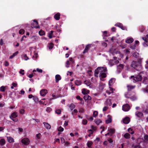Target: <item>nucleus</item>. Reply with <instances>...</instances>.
<instances>
[{
	"mask_svg": "<svg viewBox=\"0 0 148 148\" xmlns=\"http://www.w3.org/2000/svg\"><path fill=\"white\" fill-rule=\"evenodd\" d=\"M66 67L67 68H68L69 67V65L70 64V63H69V61L68 60V61H66Z\"/></svg>",
	"mask_w": 148,
	"mask_h": 148,
	"instance_id": "56",
	"label": "nucleus"
},
{
	"mask_svg": "<svg viewBox=\"0 0 148 148\" xmlns=\"http://www.w3.org/2000/svg\"><path fill=\"white\" fill-rule=\"evenodd\" d=\"M24 59L25 60H27L29 59L28 57L27 56L26 54H25L24 56Z\"/></svg>",
	"mask_w": 148,
	"mask_h": 148,
	"instance_id": "60",
	"label": "nucleus"
},
{
	"mask_svg": "<svg viewBox=\"0 0 148 148\" xmlns=\"http://www.w3.org/2000/svg\"><path fill=\"white\" fill-rule=\"evenodd\" d=\"M47 93V91L46 89H42L41 90L40 94L41 96H44Z\"/></svg>",
	"mask_w": 148,
	"mask_h": 148,
	"instance_id": "10",
	"label": "nucleus"
},
{
	"mask_svg": "<svg viewBox=\"0 0 148 148\" xmlns=\"http://www.w3.org/2000/svg\"><path fill=\"white\" fill-rule=\"evenodd\" d=\"M21 142L23 144L25 145H27L29 143V140L27 138H25L22 139Z\"/></svg>",
	"mask_w": 148,
	"mask_h": 148,
	"instance_id": "6",
	"label": "nucleus"
},
{
	"mask_svg": "<svg viewBox=\"0 0 148 148\" xmlns=\"http://www.w3.org/2000/svg\"><path fill=\"white\" fill-rule=\"evenodd\" d=\"M39 34L40 36H43L45 34V32L44 31L41 30L39 31Z\"/></svg>",
	"mask_w": 148,
	"mask_h": 148,
	"instance_id": "37",
	"label": "nucleus"
},
{
	"mask_svg": "<svg viewBox=\"0 0 148 148\" xmlns=\"http://www.w3.org/2000/svg\"><path fill=\"white\" fill-rule=\"evenodd\" d=\"M108 108V107H106V106H104L103 109V111H105L107 110Z\"/></svg>",
	"mask_w": 148,
	"mask_h": 148,
	"instance_id": "61",
	"label": "nucleus"
},
{
	"mask_svg": "<svg viewBox=\"0 0 148 148\" xmlns=\"http://www.w3.org/2000/svg\"><path fill=\"white\" fill-rule=\"evenodd\" d=\"M87 122V121L86 119H83L82 121V123L84 125H86Z\"/></svg>",
	"mask_w": 148,
	"mask_h": 148,
	"instance_id": "47",
	"label": "nucleus"
},
{
	"mask_svg": "<svg viewBox=\"0 0 148 148\" xmlns=\"http://www.w3.org/2000/svg\"><path fill=\"white\" fill-rule=\"evenodd\" d=\"M60 14L59 13H58L54 16V18L56 20H58L60 19Z\"/></svg>",
	"mask_w": 148,
	"mask_h": 148,
	"instance_id": "12",
	"label": "nucleus"
},
{
	"mask_svg": "<svg viewBox=\"0 0 148 148\" xmlns=\"http://www.w3.org/2000/svg\"><path fill=\"white\" fill-rule=\"evenodd\" d=\"M142 38L144 41L143 45L145 47L148 46V34L146 35V37H143Z\"/></svg>",
	"mask_w": 148,
	"mask_h": 148,
	"instance_id": "4",
	"label": "nucleus"
},
{
	"mask_svg": "<svg viewBox=\"0 0 148 148\" xmlns=\"http://www.w3.org/2000/svg\"><path fill=\"white\" fill-rule=\"evenodd\" d=\"M136 46V45L135 44H134L132 45L131 46L130 48L132 49H135Z\"/></svg>",
	"mask_w": 148,
	"mask_h": 148,
	"instance_id": "54",
	"label": "nucleus"
},
{
	"mask_svg": "<svg viewBox=\"0 0 148 148\" xmlns=\"http://www.w3.org/2000/svg\"><path fill=\"white\" fill-rule=\"evenodd\" d=\"M118 69L121 70L123 68V65L121 64H120L118 66Z\"/></svg>",
	"mask_w": 148,
	"mask_h": 148,
	"instance_id": "39",
	"label": "nucleus"
},
{
	"mask_svg": "<svg viewBox=\"0 0 148 148\" xmlns=\"http://www.w3.org/2000/svg\"><path fill=\"white\" fill-rule=\"evenodd\" d=\"M43 124H44L45 127L47 129H50L51 128V126L50 124L48 123L45 122H43Z\"/></svg>",
	"mask_w": 148,
	"mask_h": 148,
	"instance_id": "17",
	"label": "nucleus"
},
{
	"mask_svg": "<svg viewBox=\"0 0 148 148\" xmlns=\"http://www.w3.org/2000/svg\"><path fill=\"white\" fill-rule=\"evenodd\" d=\"M109 131L110 133L111 134H112L114 133L115 130L114 129L110 128L109 130Z\"/></svg>",
	"mask_w": 148,
	"mask_h": 148,
	"instance_id": "33",
	"label": "nucleus"
},
{
	"mask_svg": "<svg viewBox=\"0 0 148 148\" xmlns=\"http://www.w3.org/2000/svg\"><path fill=\"white\" fill-rule=\"evenodd\" d=\"M24 71V70L21 69L19 71V73L20 74H21L22 75H24L25 74Z\"/></svg>",
	"mask_w": 148,
	"mask_h": 148,
	"instance_id": "50",
	"label": "nucleus"
},
{
	"mask_svg": "<svg viewBox=\"0 0 148 148\" xmlns=\"http://www.w3.org/2000/svg\"><path fill=\"white\" fill-rule=\"evenodd\" d=\"M95 121V123L97 125H99L100 123L102 122V121L99 119H97Z\"/></svg>",
	"mask_w": 148,
	"mask_h": 148,
	"instance_id": "28",
	"label": "nucleus"
},
{
	"mask_svg": "<svg viewBox=\"0 0 148 148\" xmlns=\"http://www.w3.org/2000/svg\"><path fill=\"white\" fill-rule=\"evenodd\" d=\"M75 83L76 85L78 86L82 84V82L81 80H77L75 82Z\"/></svg>",
	"mask_w": 148,
	"mask_h": 148,
	"instance_id": "21",
	"label": "nucleus"
},
{
	"mask_svg": "<svg viewBox=\"0 0 148 148\" xmlns=\"http://www.w3.org/2000/svg\"><path fill=\"white\" fill-rule=\"evenodd\" d=\"M130 121V118L128 117H126L123 120V123L125 124H128Z\"/></svg>",
	"mask_w": 148,
	"mask_h": 148,
	"instance_id": "11",
	"label": "nucleus"
},
{
	"mask_svg": "<svg viewBox=\"0 0 148 148\" xmlns=\"http://www.w3.org/2000/svg\"><path fill=\"white\" fill-rule=\"evenodd\" d=\"M98 112L96 111H94L93 114V116L94 117H96L98 115Z\"/></svg>",
	"mask_w": 148,
	"mask_h": 148,
	"instance_id": "41",
	"label": "nucleus"
},
{
	"mask_svg": "<svg viewBox=\"0 0 148 148\" xmlns=\"http://www.w3.org/2000/svg\"><path fill=\"white\" fill-rule=\"evenodd\" d=\"M56 82H58L59 80H60L61 79V77L60 75H57L55 76Z\"/></svg>",
	"mask_w": 148,
	"mask_h": 148,
	"instance_id": "18",
	"label": "nucleus"
},
{
	"mask_svg": "<svg viewBox=\"0 0 148 148\" xmlns=\"http://www.w3.org/2000/svg\"><path fill=\"white\" fill-rule=\"evenodd\" d=\"M115 81V79L114 78H111L109 81V84L110 86H111Z\"/></svg>",
	"mask_w": 148,
	"mask_h": 148,
	"instance_id": "22",
	"label": "nucleus"
},
{
	"mask_svg": "<svg viewBox=\"0 0 148 148\" xmlns=\"http://www.w3.org/2000/svg\"><path fill=\"white\" fill-rule=\"evenodd\" d=\"M75 106L74 104H71L69 106L71 110H72L75 108Z\"/></svg>",
	"mask_w": 148,
	"mask_h": 148,
	"instance_id": "34",
	"label": "nucleus"
},
{
	"mask_svg": "<svg viewBox=\"0 0 148 148\" xmlns=\"http://www.w3.org/2000/svg\"><path fill=\"white\" fill-rule=\"evenodd\" d=\"M90 132H91L90 133V134H88V136L89 137H90L91 136V134H92L93 133V131L92 130H88V133H90Z\"/></svg>",
	"mask_w": 148,
	"mask_h": 148,
	"instance_id": "43",
	"label": "nucleus"
},
{
	"mask_svg": "<svg viewBox=\"0 0 148 148\" xmlns=\"http://www.w3.org/2000/svg\"><path fill=\"white\" fill-rule=\"evenodd\" d=\"M73 112H72V115H76L77 113V112L78 111L76 109H74L73 111Z\"/></svg>",
	"mask_w": 148,
	"mask_h": 148,
	"instance_id": "42",
	"label": "nucleus"
},
{
	"mask_svg": "<svg viewBox=\"0 0 148 148\" xmlns=\"http://www.w3.org/2000/svg\"><path fill=\"white\" fill-rule=\"evenodd\" d=\"M39 103L40 104H42L43 105H46L47 104V103H46L45 101L43 102L42 101H39Z\"/></svg>",
	"mask_w": 148,
	"mask_h": 148,
	"instance_id": "48",
	"label": "nucleus"
},
{
	"mask_svg": "<svg viewBox=\"0 0 148 148\" xmlns=\"http://www.w3.org/2000/svg\"><path fill=\"white\" fill-rule=\"evenodd\" d=\"M18 53V51H16V52L15 53H14L11 56H10V59H12V58L14 57L15 56H16Z\"/></svg>",
	"mask_w": 148,
	"mask_h": 148,
	"instance_id": "32",
	"label": "nucleus"
},
{
	"mask_svg": "<svg viewBox=\"0 0 148 148\" xmlns=\"http://www.w3.org/2000/svg\"><path fill=\"white\" fill-rule=\"evenodd\" d=\"M127 87L128 91H130L134 88L135 87V86L127 85Z\"/></svg>",
	"mask_w": 148,
	"mask_h": 148,
	"instance_id": "13",
	"label": "nucleus"
},
{
	"mask_svg": "<svg viewBox=\"0 0 148 148\" xmlns=\"http://www.w3.org/2000/svg\"><path fill=\"white\" fill-rule=\"evenodd\" d=\"M145 28L143 26H141L139 28V31L141 32H143V31L145 30Z\"/></svg>",
	"mask_w": 148,
	"mask_h": 148,
	"instance_id": "35",
	"label": "nucleus"
},
{
	"mask_svg": "<svg viewBox=\"0 0 148 148\" xmlns=\"http://www.w3.org/2000/svg\"><path fill=\"white\" fill-rule=\"evenodd\" d=\"M82 94H83L84 95H85L86 94H87L86 93V89L85 88H83L82 89Z\"/></svg>",
	"mask_w": 148,
	"mask_h": 148,
	"instance_id": "59",
	"label": "nucleus"
},
{
	"mask_svg": "<svg viewBox=\"0 0 148 148\" xmlns=\"http://www.w3.org/2000/svg\"><path fill=\"white\" fill-rule=\"evenodd\" d=\"M144 139L146 141H148V135H145L144 136Z\"/></svg>",
	"mask_w": 148,
	"mask_h": 148,
	"instance_id": "52",
	"label": "nucleus"
},
{
	"mask_svg": "<svg viewBox=\"0 0 148 148\" xmlns=\"http://www.w3.org/2000/svg\"><path fill=\"white\" fill-rule=\"evenodd\" d=\"M108 119L106 121V123L107 124L109 123L112 122V118L110 116L108 115Z\"/></svg>",
	"mask_w": 148,
	"mask_h": 148,
	"instance_id": "15",
	"label": "nucleus"
},
{
	"mask_svg": "<svg viewBox=\"0 0 148 148\" xmlns=\"http://www.w3.org/2000/svg\"><path fill=\"white\" fill-rule=\"evenodd\" d=\"M33 99L36 103L38 102L39 101L38 98L36 96L34 97Z\"/></svg>",
	"mask_w": 148,
	"mask_h": 148,
	"instance_id": "38",
	"label": "nucleus"
},
{
	"mask_svg": "<svg viewBox=\"0 0 148 148\" xmlns=\"http://www.w3.org/2000/svg\"><path fill=\"white\" fill-rule=\"evenodd\" d=\"M25 111L24 109H21L20 111V112L21 114H23Z\"/></svg>",
	"mask_w": 148,
	"mask_h": 148,
	"instance_id": "64",
	"label": "nucleus"
},
{
	"mask_svg": "<svg viewBox=\"0 0 148 148\" xmlns=\"http://www.w3.org/2000/svg\"><path fill=\"white\" fill-rule=\"evenodd\" d=\"M107 72V68L105 67H99L96 69L95 71V76L96 77H98V74L99 73L101 74L103 72Z\"/></svg>",
	"mask_w": 148,
	"mask_h": 148,
	"instance_id": "2",
	"label": "nucleus"
},
{
	"mask_svg": "<svg viewBox=\"0 0 148 148\" xmlns=\"http://www.w3.org/2000/svg\"><path fill=\"white\" fill-rule=\"evenodd\" d=\"M76 98L77 99V100H82V98H81L80 97V96L79 95H77V96H76Z\"/></svg>",
	"mask_w": 148,
	"mask_h": 148,
	"instance_id": "58",
	"label": "nucleus"
},
{
	"mask_svg": "<svg viewBox=\"0 0 148 148\" xmlns=\"http://www.w3.org/2000/svg\"><path fill=\"white\" fill-rule=\"evenodd\" d=\"M7 138L8 141L9 143H12L14 142V139L11 137H8Z\"/></svg>",
	"mask_w": 148,
	"mask_h": 148,
	"instance_id": "24",
	"label": "nucleus"
},
{
	"mask_svg": "<svg viewBox=\"0 0 148 148\" xmlns=\"http://www.w3.org/2000/svg\"><path fill=\"white\" fill-rule=\"evenodd\" d=\"M18 116L17 113L15 112L12 113L11 114V117L13 118H15Z\"/></svg>",
	"mask_w": 148,
	"mask_h": 148,
	"instance_id": "29",
	"label": "nucleus"
},
{
	"mask_svg": "<svg viewBox=\"0 0 148 148\" xmlns=\"http://www.w3.org/2000/svg\"><path fill=\"white\" fill-rule=\"evenodd\" d=\"M131 78H133L134 82L141 81L142 79L141 75H138L134 76H132L131 77Z\"/></svg>",
	"mask_w": 148,
	"mask_h": 148,
	"instance_id": "3",
	"label": "nucleus"
},
{
	"mask_svg": "<svg viewBox=\"0 0 148 148\" xmlns=\"http://www.w3.org/2000/svg\"><path fill=\"white\" fill-rule=\"evenodd\" d=\"M133 56L134 57L136 58H137L138 57L139 55V54L137 52H135L133 54Z\"/></svg>",
	"mask_w": 148,
	"mask_h": 148,
	"instance_id": "36",
	"label": "nucleus"
},
{
	"mask_svg": "<svg viewBox=\"0 0 148 148\" xmlns=\"http://www.w3.org/2000/svg\"><path fill=\"white\" fill-rule=\"evenodd\" d=\"M110 62L111 63V65L112 66L114 64H113L112 63V62H114L116 64H118V63H119V61L117 60H115L114 61V60H112L110 61Z\"/></svg>",
	"mask_w": 148,
	"mask_h": 148,
	"instance_id": "31",
	"label": "nucleus"
},
{
	"mask_svg": "<svg viewBox=\"0 0 148 148\" xmlns=\"http://www.w3.org/2000/svg\"><path fill=\"white\" fill-rule=\"evenodd\" d=\"M92 44H88L87 45L85 48V49L84 50L83 53L84 54L86 53H87L90 48L91 47Z\"/></svg>",
	"mask_w": 148,
	"mask_h": 148,
	"instance_id": "8",
	"label": "nucleus"
},
{
	"mask_svg": "<svg viewBox=\"0 0 148 148\" xmlns=\"http://www.w3.org/2000/svg\"><path fill=\"white\" fill-rule=\"evenodd\" d=\"M36 71L39 73H41L42 72V70L41 69H39L38 68L36 69Z\"/></svg>",
	"mask_w": 148,
	"mask_h": 148,
	"instance_id": "63",
	"label": "nucleus"
},
{
	"mask_svg": "<svg viewBox=\"0 0 148 148\" xmlns=\"http://www.w3.org/2000/svg\"><path fill=\"white\" fill-rule=\"evenodd\" d=\"M4 44L3 42V40L2 39H1L0 40V45L2 46Z\"/></svg>",
	"mask_w": 148,
	"mask_h": 148,
	"instance_id": "62",
	"label": "nucleus"
},
{
	"mask_svg": "<svg viewBox=\"0 0 148 148\" xmlns=\"http://www.w3.org/2000/svg\"><path fill=\"white\" fill-rule=\"evenodd\" d=\"M10 118L13 121H14V122H17L18 120V119L16 118V119H14V118H12L11 116H10Z\"/></svg>",
	"mask_w": 148,
	"mask_h": 148,
	"instance_id": "51",
	"label": "nucleus"
},
{
	"mask_svg": "<svg viewBox=\"0 0 148 148\" xmlns=\"http://www.w3.org/2000/svg\"><path fill=\"white\" fill-rule=\"evenodd\" d=\"M104 88V86L102 84H100L99 86V88L101 90H102Z\"/></svg>",
	"mask_w": 148,
	"mask_h": 148,
	"instance_id": "40",
	"label": "nucleus"
},
{
	"mask_svg": "<svg viewBox=\"0 0 148 148\" xmlns=\"http://www.w3.org/2000/svg\"><path fill=\"white\" fill-rule=\"evenodd\" d=\"M130 135L128 133H126L124 135V137L126 139H129L130 138Z\"/></svg>",
	"mask_w": 148,
	"mask_h": 148,
	"instance_id": "27",
	"label": "nucleus"
},
{
	"mask_svg": "<svg viewBox=\"0 0 148 148\" xmlns=\"http://www.w3.org/2000/svg\"><path fill=\"white\" fill-rule=\"evenodd\" d=\"M5 144V140L4 139H1L0 140V144L1 146L4 145Z\"/></svg>",
	"mask_w": 148,
	"mask_h": 148,
	"instance_id": "25",
	"label": "nucleus"
},
{
	"mask_svg": "<svg viewBox=\"0 0 148 148\" xmlns=\"http://www.w3.org/2000/svg\"><path fill=\"white\" fill-rule=\"evenodd\" d=\"M31 26L32 28H38L40 27L38 25V22L36 20H34L33 21V22L32 23Z\"/></svg>",
	"mask_w": 148,
	"mask_h": 148,
	"instance_id": "5",
	"label": "nucleus"
},
{
	"mask_svg": "<svg viewBox=\"0 0 148 148\" xmlns=\"http://www.w3.org/2000/svg\"><path fill=\"white\" fill-rule=\"evenodd\" d=\"M106 72H103L101 74H99V77H100V79L101 78H103L106 77L107 76V75L106 73Z\"/></svg>",
	"mask_w": 148,
	"mask_h": 148,
	"instance_id": "16",
	"label": "nucleus"
},
{
	"mask_svg": "<svg viewBox=\"0 0 148 148\" xmlns=\"http://www.w3.org/2000/svg\"><path fill=\"white\" fill-rule=\"evenodd\" d=\"M84 99L85 100H91L92 99L91 97L87 94L85 95L84 97Z\"/></svg>",
	"mask_w": 148,
	"mask_h": 148,
	"instance_id": "14",
	"label": "nucleus"
},
{
	"mask_svg": "<svg viewBox=\"0 0 148 148\" xmlns=\"http://www.w3.org/2000/svg\"><path fill=\"white\" fill-rule=\"evenodd\" d=\"M61 111L60 109L56 110L55 111L56 113L57 114H60L61 113Z\"/></svg>",
	"mask_w": 148,
	"mask_h": 148,
	"instance_id": "46",
	"label": "nucleus"
},
{
	"mask_svg": "<svg viewBox=\"0 0 148 148\" xmlns=\"http://www.w3.org/2000/svg\"><path fill=\"white\" fill-rule=\"evenodd\" d=\"M115 26L120 27L123 30H125L127 29L126 27L123 26V24L121 23H117L115 24Z\"/></svg>",
	"mask_w": 148,
	"mask_h": 148,
	"instance_id": "9",
	"label": "nucleus"
},
{
	"mask_svg": "<svg viewBox=\"0 0 148 148\" xmlns=\"http://www.w3.org/2000/svg\"><path fill=\"white\" fill-rule=\"evenodd\" d=\"M7 87V86H2L0 88V90L2 92H4L5 91V90L6 89V88Z\"/></svg>",
	"mask_w": 148,
	"mask_h": 148,
	"instance_id": "26",
	"label": "nucleus"
},
{
	"mask_svg": "<svg viewBox=\"0 0 148 148\" xmlns=\"http://www.w3.org/2000/svg\"><path fill=\"white\" fill-rule=\"evenodd\" d=\"M136 115L138 117H140L143 116V114L141 112H137L136 113Z\"/></svg>",
	"mask_w": 148,
	"mask_h": 148,
	"instance_id": "23",
	"label": "nucleus"
},
{
	"mask_svg": "<svg viewBox=\"0 0 148 148\" xmlns=\"http://www.w3.org/2000/svg\"><path fill=\"white\" fill-rule=\"evenodd\" d=\"M112 100L110 99H107L106 101V103L107 105L108 106H110L112 104Z\"/></svg>",
	"mask_w": 148,
	"mask_h": 148,
	"instance_id": "20",
	"label": "nucleus"
},
{
	"mask_svg": "<svg viewBox=\"0 0 148 148\" xmlns=\"http://www.w3.org/2000/svg\"><path fill=\"white\" fill-rule=\"evenodd\" d=\"M84 83L88 86H89L91 84L90 82L87 81H85L84 82Z\"/></svg>",
	"mask_w": 148,
	"mask_h": 148,
	"instance_id": "44",
	"label": "nucleus"
},
{
	"mask_svg": "<svg viewBox=\"0 0 148 148\" xmlns=\"http://www.w3.org/2000/svg\"><path fill=\"white\" fill-rule=\"evenodd\" d=\"M142 60L141 58H139L138 59V61H132L131 64V66L137 71H141L142 68L141 64Z\"/></svg>",
	"mask_w": 148,
	"mask_h": 148,
	"instance_id": "1",
	"label": "nucleus"
},
{
	"mask_svg": "<svg viewBox=\"0 0 148 148\" xmlns=\"http://www.w3.org/2000/svg\"><path fill=\"white\" fill-rule=\"evenodd\" d=\"M93 144V143L91 141H88L87 143V146L89 148H90Z\"/></svg>",
	"mask_w": 148,
	"mask_h": 148,
	"instance_id": "30",
	"label": "nucleus"
},
{
	"mask_svg": "<svg viewBox=\"0 0 148 148\" xmlns=\"http://www.w3.org/2000/svg\"><path fill=\"white\" fill-rule=\"evenodd\" d=\"M87 119L89 120L90 121H92L93 119V118L92 116H90L89 117H88L87 118Z\"/></svg>",
	"mask_w": 148,
	"mask_h": 148,
	"instance_id": "53",
	"label": "nucleus"
},
{
	"mask_svg": "<svg viewBox=\"0 0 148 148\" xmlns=\"http://www.w3.org/2000/svg\"><path fill=\"white\" fill-rule=\"evenodd\" d=\"M53 45L52 43H50L49 44V48L50 49H52L53 47Z\"/></svg>",
	"mask_w": 148,
	"mask_h": 148,
	"instance_id": "55",
	"label": "nucleus"
},
{
	"mask_svg": "<svg viewBox=\"0 0 148 148\" xmlns=\"http://www.w3.org/2000/svg\"><path fill=\"white\" fill-rule=\"evenodd\" d=\"M134 41V39L132 38H129L125 40V42L127 43H132Z\"/></svg>",
	"mask_w": 148,
	"mask_h": 148,
	"instance_id": "19",
	"label": "nucleus"
},
{
	"mask_svg": "<svg viewBox=\"0 0 148 148\" xmlns=\"http://www.w3.org/2000/svg\"><path fill=\"white\" fill-rule=\"evenodd\" d=\"M130 107L128 104H126L123 105L122 106V109L125 111H127L130 109Z\"/></svg>",
	"mask_w": 148,
	"mask_h": 148,
	"instance_id": "7",
	"label": "nucleus"
},
{
	"mask_svg": "<svg viewBox=\"0 0 148 148\" xmlns=\"http://www.w3.org/2000/svg\"><path fill=\"white\" fill-rule=\"evenodd\" d=\"M64 130V128L60 126L58 128V131L59 132H63Z\"/></svg>",
	"mask_w": 148,
	"mask_h": 148,
	"instance_id": "49",
	"label": "nucleus"
},
{
	"mask_svg": "<svg viewBox=\"0 0 148 148\" xmlns=\"http://www.w3.org/2000/svg\"><path fill=\"white\" fill-rule=\"evenodd\" d=\"M25 32V30L23 29H21L19 31V33L21 34H23Z\"/></svg>",
	"mask_w": 148,
	"mask_h": 148,
	"instance_id": "45",
	"label": "nucleus"
},
{
	"mask_svg": "<svg viewBox=\"0 0 148 148\" xmlns=\"http://www.w3.org/2000/svg\"><path fill=\"white\" fill-rule=\"evenodd\" d=\"M41 134L40 133H39L36 135V137L38 139H40V136Z\"/></svg>",
	"mask_w": 148,
	"mask_h": 148,
	"instance_id": "57",
	"label": "nucleus"
}]
</instances>
